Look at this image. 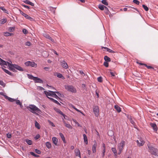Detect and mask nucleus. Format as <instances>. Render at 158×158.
<instances>
[{
  "label": "nucleus",
  "mask_w": 158,
  "mask_h": 158,
  "mask_svg": "<svg viewBox=\"0 0 158 158\" xmlns=\"http://www.w3.org/2000/svg\"><path fill=\"white\" fill-rule=\"evenodd\" d=\"M27 108L31 112L38 115V113L40 114L41 112L40 110L36 106L33 105H30L27 107Z\"/></svg>",
  "instance_id": "1"
},
{
  "label": "nucleus",
  "mask_w": 158,
  "mask_h": 158,
  "mask_svg": "<svg viewBox=\"0 0 158 158\" xmlns=\"http://www.w3.org/2000/svg\"><path fill=\"white\" fill-rule=\"evenodd\" d=\"M7 64L9 66L10 70L13 71L14 72H15L16 71V70L15 69L20 71H23V69L20 66L18 65L11 64L10 63L7 62Z\"/></svg>",
  "instance_id": "2"
},
{
  "label": "nucleus",
  "mask_w": 158,
  "mask_h": 158,
  "mask_svg": "<svg viewBox=\"0 0 158 158\" xmlns=\"http://www.w3.org/2000/svg\"><path fill=\"white\" fill-rule=\"evenodd\" d=\"M149 151L152 155L158 156V149L148 144Z\"/></svg>",
  "instance_id": "3"
},
{
  "label": "nucleus",
  "mask_w": 158,
  "mask_h": 158,
  "mask_svg": "<svg viewBox=\"0 0 158 158\" xmlns=\"http://www.w3.org/2000/svg\"><path fill=\"white\" fill-rule=\"evenodd\" d=\"M65 88L67 90L72 93H75L76 92V89L73 86L70 85H65Z\"/></svg>",
  "instance_id": "4"
},
{
  "label": "nucleus",
  "mask_w": 158,
  "mask_h": 158,
  "mask_svg": "<svg viewBox=\"0 0 158 158\" xmlns=\"http://www.w3.org/2000/svg\"><path fill=\"white\" fill-rule=\"evenodd\" d=\"M25 64L26 66H31V67L36 68L37 67V64L34 62L30 61H27L25 63Z\"/></svg>",
  "instance_id": "5"
},
{
  "label": "nucleus",
  "mask_w": 158,
  "mask_h": 158,
  "mask_svg": "<svg viewBox=\"0 0 158 158\" xmlns=\"http://www.w3.org/2000/svg\"><path fill=\"white\" fill-rule=\"evenodd\" d=\"M137 145L139 146H142L143 145L145 142L141 138H138V139L136 141Z\"/></svg>",
  "instance_id": "6"
},
{
  "label": "nucleus",
  "mask_w": 158,
  "mask_h": 158,
  "mask_svg": "<svg viewBox=\"0 0 158 158\" xmlns=\"http://www.w3.org/2000/svg\"><path fill=\"white\" fill-rule=\"evenodd\" d=\"M93 111L96 117H98L99 115V109L98 106H94L93 108Z\"/></svg>",
  "instance_id": "7"
},
{
  "label": "nucleus",
  "mask_w": 158,
  "mask_h": 158,
  "mask_svg": "<svg viewBox=\"0 0 158 158\" xmlns=\"http://www.w3.org/2000/svg\"><path fill=\"white\" fill-rule=\"evenodd\" d=\"M19 11L20 13L24 17H25L26 19H28L30 21H32L33 20V19L32 18L30 17L27 15L23 12L21 10H19Z\"/></svg>",
  "instance_id": "8"
},
{
  "label": "nucleus",
  "mask_w": 158,
  "mask_h": 158,
  "mask_svg": "<svg viewBox=\"0 0 158 158\" xmlns=\"http://www.w3.org/2000/svg\"><path fill=\"white\" fill-rule=\"evenodd\" d=\"M125 143V142L124 141H122L118 145V147L119 150H123V148L124 146Z\"/></svg>",
  "instance_id": "9"
},
{
  "label": "nucleus",
  "mask_w": 158,
  "mask_h": 158,
  "mask_svg": "<svg viewBox=\"0 0 158 158\" xmlns=\"http://www.w3.org/2000/svg\"><path fill=\"white\" fill-rule=\"evenodd\" d=\"M110 132L111 133V134L112 135H111V137L112 138L111 139L112 141V142L113 143H116V141L115 139V137L113 135L114 132L112 131H111Z\"/></svg>",
  "instance_id": "10"
},
{
  "label": "nucleus",
  "mask_w": 158,
  "mask_h": 158,
  "mask_svg": "<svg viewBox=\"0 0 158 158\" xmlns=\"http://www.w3.org/2000/svg\"><path fill=\"white\" fill-rule=\"evenodd\" d=\"M93 145L92 147V150L94 153H95L96 152V148L97 146V142L96 141L93 142Z\"/></svg>",
  "instance_id": "11"
},
{
  "label": "nucleus",
  "mask_w": 158,
  "mask_h": 158,
  "mask_svg": "<svg viewBox=\"0 0 158 158\" xmlns=\"http://www.w3.org/2000/svg\"><path fill=\"white\" fill-rule=\"evenodd\" d=\"M44 93L45 94H46V95L48 97V96H51L52 97V94L54 93V92L52 91H49L48 92L45 91L44 92Z\"/></svg>",
  "instance_id": "12"
},
{
  "label": "nucleus",
  "mask_w": 158,
  "mask_h": 158,
  "mask_svg": "<svg viewBox=\"0 0 158 158\" xmlns=\"http://www.w3.org/2000/svg\"><path fill=\"white\" fill-rule=\"evenodd\" d=\"M61 65L65 69H67L68 68V66L67 63L64 60L61 62Z\"/></svg>",
  "instance_id": "13"
},
{
  "label": "nucleus",
  "mask_w": 158,
  "mask_h": 158,
  "mask_svg": "<svg viewBox=\"0 0 158 158\" xmlns=\"http://www.w3.org/2000/svg\"><path fill=\"white\" fill-rule=\"evenodd\" d=\"M33 80L35 81V82L42 83L43 82L42 81L40 78L35 77H34Z\"/></svg>",
  "instance_id": "14"
},
{
  "label": "nucleus",
  "mask_w": 158,
  "mask_h": 158,
  "mask_svg": "<svg viewBox=\"0 0 158 158\" xmlns=\"http://www.w3.org/2000/svg\"><path fill=\"white\" fill-rule=\"evenodd\" d=\"M44 36L46 38L50 40L52 42L55 43L54 40L52 39V38L50 36L48 35L45 34L44 35Z\"/></svg>",
  "instance_id": "15"
},
{
  "label": "nucleus",
  "mask_w": 158,
  "mask_h": 158,
  "mask_svg": "<svg viewBox=\"0 0 158 158\" xmlns=\"http://www.w3.org/2000/svg\"><path fill=\"white\" fill-rule=\"evenodd\" d=\"M63 122L64 123L65 126L66 127H67L69 129H71L72 128V126L70 124L67 123L65 122V121L63 119Z\"/></svg>",
  "instance_id": "16"
},
{
  "label": "nucleus",
  "mask_w": 158,
  "mask_h": 158,
  "mask_svg": "<svg viewBox=\"0 0 158 158\" xmlns=\"http://www.w3.org/2000/svg\"><path fill=\"white\" fill-rule=\"evenodd\" d=\"M54 109L56 112L62 115L65 118V115L62 113V111H60V110L56 108H54Z\"/></svg>",
  "instance_id": "17"
},
{
  "label": "nucleus",
  "mask_w": 158,
  "mask_h": 158,
  "mask_svg": "<svg viewBox=\"0 0 158 158\" xmlns=\"http://www.w3.org/2000/svg\"><path fill=\"white\" fill-rule=\"evenodd\" d=\"M75 152L76 154V156H78L80 157V158H81L80 152L79 149H76L75 150Z\"/></svg>",
  "instance_id": "18"
},
{
  "label": "nucleus",
  "mask_w": 158,
  "mask_h": 158,
  "mask_svg": "<svg viewBox=\"0 0 158 158\" xmlns=\"http://www.w3.org/2000/svg\"><path fill=\"white\" fill-rule=\"evenodd\" d=\"M150 125L155 131H157V127L156 124L151 123Z\"/></svg>",
  "instance_id": "19"
},
{
  "label": "nucleus",
  "mask_w": 158,
  "mask_h": 158,
  "mask_svg": "<svg viewBox=\"0 0 158 158\" xmlns=\"http://www.w3.org/2000/svg\"><path fill=\"white\" fill-rule=\"evenodd\" d=\"M5 98L6 99H8L9 101L11 102H13L15 101V99L9 97L7 96H5Z\"/></svg>",
  "instance_id": "20"
},
{
  "label": "nucleus",
  "mask_w": 158,
  "mask_h": 158,
  "mask_svg": "<svg viewBox=\"0 0 158 158\" xmlns=\"http://www.w3.org/2000/svg\"><path fill=\"white\" fill-rule=\"evenodd\" d=\"M83 136L84 142L86 144H88V141L86 135L85 134H83Z\"/></svg>",
  "instance_id": "21"
},
{
  "label": "nucleus",
  "mask_w": 158,
  "mask_h": 158,
  "mask_svg": "<svg viewBox=\"0 0 158 158\" xmlns=\"http://www.w3.org/2000/svg\"><path fill=\"white\" fill-rule=\"evenodd\" d=\"M0 65H7V62L3 60L2 59L0 58Z\"/></svg>",
  "instance_id": "22"
},
{
  "label": "nucleus",
  "mask_w": 158,
  "mask_h": 158,
  "mask_svg": "<svg viewBox=\"0 0 158 158\" xmlns=\"http://www.w3.org/2000/svg\"><path fill=\"white\" fill-rule=\"evenodd\" d=\"M59 135H60V136L62 139V140L63 142L64 143H66V141H65V137L64 136V135H63V134L62 133H59Z\"/></svg>",
  "instance_id": "23"
},
{
  "label": "nucleus",
  "mask_w": 158,
  "mask_h": 158,
  "mask_svg": "<svg viewBox=\"0 0 158 158\" xmlns=\"http://www.w3.org/2000/svg\"><path fill=\"white\" fill-rule=\"evenodd\" d=\"M52 140L53 143L56 145H57L58 139L55 137H53L52 138Z\"/></svg>",
  "instance_id": "24"
},
{
  "label": "nucleus",
  "mask_w": 158,
  "mask_h": 158,
  "mask_svg": "<svg viewBox=\"0 0 158 158\" xmlns=\"http://www.w3.org/2000/svg\"><path fill=\"white\" fill-rule=\"evenodd\" d=\"M3 67L5 68V67L3 66V67H2V68L3 70L6 73L9 74L10 75H11L12 74L9 71L7 70H6L3 68Z\"/></svg>",
  "instance_id": "25"
},
{
  "label": "nucleus",
  "mask_w": 158,
  "mask_h": 158,
  "mask_svg": "<svg viewBox=\"0 0 158 158\" xmlns=\"http://www.w3.org/2000/svg\"><path fill=\"white\" fill-rule=\"evenodd\" d=\"M48 98L50 100H51L54 103L56 104H57L60 105V104L56 100H55L54 99H53L52 98L49 97H48Z\"/></svg>",
  "instance_id": "26"
},
{
  "label": "nucleus",
  "mask_w": 158,
  "mask_h": 158,
  "mask_svg": "<svg viewBox=\"0 0 158 158\" xmlns=\"http://www.w3.org/2000/svg\"><path fill=\"white\" fill-rule=\"evenodd\" d=\"M24 2L26 4L30 5L32 6H34V4L33 3L28 0H26L24 1Z\"/></svg>",
  "instance_id": "27"
},
{
  "label": "nucleus",
  "mask_w": 158,
  "mask_h": 158,
  "mask_svg": "<svg viewBox=\"0 0 158 158\" xmlns=\"http://www.w3.org/2000/svg\"><path fill=\"white\" fill-rule=\"evenodd\" d=\"M114 107L118 112L119 113L121 111V108L118 106L116 105Z\"/></svg>",
  "instance_id": "28"
},
{
  "label": "nucleus",
  "mask_w": 158,
  "mask_h": 158,
  "mask_svg": "<svg viewBox=\"0 0 158 158\" xmlns=\"http://www.w3.org/2000/svg\"><path fill=\"white\" fill-rule=\"evenodd\" d=\"M98 8H99L101 10H104L105 9V8L106 7V6H105L102 5L101 4H99L98 5Z\"/></svg>",
  "instance_id": "29"
},
{
  "label": "nucleus",
  "mask_w": 158,
  "mask_h": 158,
  "mask_svg": "<svg viewBox=\"0 0 158 158\" xmlns=\"http://www.w3.org/2000/svg\"><path fill=\"white\" fill-rule=\"evenodd\" d=\"M4 35L6 36H10L13 34L12 33H10L9 32H5L3 33Z\"/></svg>",
  "instance_id": "30"
},
{
  "label": "nucleus",
  "mask_w": 158,
  "mask_h": 158,
  "mask_svg": "<svg viewBox=\"0 0 158 158\" xmlns=\"http://www.w3.org/2000/svg\"><path fill=\"white\" fill-rule=\"evenodd\" d=\"M25 141L29 145H31L32 144V141L30 140L27 139L25 140Z\"/></svg>",
  "instance_id": "31"
},
{
  "label": "nucleus",
  "mask_w": 158,
  "mask_h": 158,
  "mask_svg": "<svg viewBox=\"0 0 158 158\" xmlns=\"http://www.w3.org/2000/svg\"><path fill=\"white\" fill-rule=\"evenodd\" d=\"M7 21L6 19H3L0 20V23L2 24H4L6 23Z\"/></svg>",
  "instance_id": "32"
},
{
  "label": "nucleus",
  "mask_w": 158,
  "mask_h": 158,
  "mask_svg": "<svg viewBox=\"0 0 158 158\" xmlns=\"http://www.w3.org/2000/svg\"><path fill=\"white\" fill-rule=\"evenodd\" d=\"M35 126L36 128L39 129L40 128V124L37 122L35 121Z\"/></svg>",
  "instance_id": "33"
},
{
  "label": "nucleus",
  "mask_w": 158,
  "mask_h": 158,
  "mask_svg": "<svg viewBox=\"0 0 158 158\" xmlns=\"http://www.w3.org/2000/svg\"><path fill=\"white\" fill-rule=\"evenodd\" d=\"M46 147L48 148H50L51 147V143L50 142H47L46 143Z\"/></svg>",
  "instance_id": "34"
},
{
  "label": "nucleus",
  "mask_w": 158,
  "mask_h": 158,
  "mask_svg": "<svg viewBox=\"0 0 158 158\" xmlns=\"http://www.w3.org/2000/svg\"><path fill=\"white\" fill-rule=\"evenodd\" d=\"M0 9L2 10L4 12L8 14V11L4 7H0Z\"/></svg>",
  "instance_id": "35"
},
{
  "label": "nucleus",
  "mask_w": 158,
  "mask_h": 158,
  "mask_svg": "<svg viewBox=\"0 0 158 158\" xmlns=\"http://www.w3.org/2000/svg\"><path fill=\"white\" fill-rule=\"evenodd\" d=\"M16 103L17 104L19 105L21 107H22L23 106L22 103L19 100H16Z\"/></svg>",
  "instance_id": "36"
},
{
  "label": "nucleus",
  "mask_w": 158,
  "mask_h": 158,
  "mask_svg": "<svg viewBox=\"0 0 158 158\" xmlns=\"http://www.w3.org/2000/svg\"><path fill=\"white\" fill-rule=\"evenodd\" d=\"M72 107L73 109H74L75 110H76L77 111V112H79L81 113V114H82L84 115H85L82 112H81L80 110L78 109H77V108H76L74 106H72Z\"/></svg>",
  "instance_id": "37"
},
{
  "label": "nucleus",
  "mask_w": 158,
  "mask_h": 158,
  "mask_svg": "<svg viewBox=\"0 0 158 158\" xmlns=\"http://www.w3.org/2000/svg\"><path fill=\"white\" fill-rule=\"evenodd\" d=\"M30 153L31 155L35 157H39L40 156L39 155L35 154L33 152H31Z\"/></svg>",
  "instance_id": "38"
},
{
  "label": "nucleus",
  "mask_w": 158,
  "mask_h": 158,
  "mask_svg": "<svg viewBox=\"0 0 158 158\" xmlns=\"http://www.w3.org/2000/svg\"><path fill=\"white\" fill-rule=\"evenodd\" d=\"M15 27H11L9 28L8 31L10 32H12L15 30Z\"/></svg>",
  "instance_id": "39"
},
{
  "label": "nucleus",
  "mask_w": 158,
  "mask_h": 158,
  "mask_svg": "<svg viewBox=\"0 0 158 158\" xmlns=\"http://www.w3.org/2000/svg\"><path fill=\"white\" fill-rule=\"evenodd\" d=\"M56 93L55 92H54V93L53 94H52V97L56 98V99H58V98H59L57 96V95L56 94Z\"/></svg>",
  "instance_id": "40"
},
{
  "label": "nucleus",
  "mask_w": 158,
  "mask_h": 158,
  "mask_svg": "<svg viewBox=\"0 0 158 158\" xmlns=\"http://www.w3.org/2000/svg\"><path fill=\"white\" fill-rule=\"evenodd\" d=\"M102 2L104 5L107 6L108 5V3L106 1V0H102Z\"/></svg>",
  "instance_id": "41"
},
{
  "label": "nucleus",
  "mask_w": 158,
  "mask_h": 158,
  "mask_svg": "<svg viewBox=\"0 0 158 158\" xmlns=\"http://www.w3.org/2000/svg\"><path fill=\"white\" fill-rule=\"evenodd\" d=\"M111 149H112V152L115 155H116L117 153V151H116V150L115 149V148H112Z\"/></svg>",
  "instance_id": "42"
},
{
  "label": "nucleus",
  "mask_w": 158,
  "mask_h": 158,
  "mask_svg": "<svg viewBox=\"0 0 158 158\" xmlns=\"http://www.w3.org/2000/svg\"><path fill=\"white\" fill-rule=\"evenodd\" d=\"M142 6H143V8L146 11H148V10L149 9H148V7L147 6H145V5H142Z\"/></svg>",
  "instance_id": "43"
},
{
  "label": "nucleus",
  "mask_w": 158,
  "mask_h": 158,
  "mask_svg": "<svg viewBox=\"0 0 158 158\" xmlns=\"http://www.w3.org/2000/svg\"><path fill=\"white\" fill-rule=\"evenodd\" d=\"M104 10L106 14L108 15L109 14V10H108V8L107 7H106Z\"/></svg>",
  "instance_id": "44"
},
{
  "label": "nucleus",
  "mask_w": 158,
  "mask_h": 158,
  "mask_svg": "<svg viewBox=\"0 0 158 158\" xmlns=\"http://www.w3.org/2000/svg\"><path fill=\"white\" fill-rule=\"evenodd\" d=\"M57 76L58 77L60 78H62L63 79L64 78V77L60 73H59L57 74Z\"/></svg>",
  "instance_id": "45"
},
{
  "label": "nucleus",
  "mask_w": 158,
  "mask_h": 158,
  "mask_svg": "<svg viewBox=\"0 0 158 158\" xmlns=\"http://www.w3.org/2000/svg\"><path fill=\"white\" fill-rule=\"evenodd\" d=\"M27 76H28V77L29 79H32L33 80V79H34V77H34L33 76H32L31 75L29 74H27Z\"/></svg>",
  "instance_id": "46"
},
{
  "label": "nucleus",
  "mask_w": 158,
  "mask_h": 158,
  "mask_svg": "<svg viewBox=\"0 0 158 158\" xmlns=\"http://www.w3.org/2000/svg\"><path fill=\"white\" fill-rule=\"evenodd\" d=\"M98 82H101L102 81V77H99L98 78Z\"/></svg>",
  "instance_id": "47"
},
{
  "label": "nucleus",
  "mask_w": 158,
  "mask_h": 158,
  "mask_svg": "<svg viewBox=\"0 0 158 158\" xmlns=\"http://www.w3.org/2000/svg\"><path fill=\"white\" fill-rule=\"evenodd\" d=\"M0 85L3 87H5V84L2 81L0 80Z\"/></svg>",
  "instance_id": "48"
},
{
  "label": "nucleus",
  "mask_w": 158,
  "mask_h": 158,
  "mask_svg": "<svg viewBox=\"0 0 158 158\" xmlns=\"http://www.w3.org/2000/svg\"><path fill=\"white\" fill-rule=\"evenodd\" d=\"M109 61H105L104 63V65L106 67H108V62Z\"/></svg>",
  "instance_id": "49"
},
{
  "label": "nucleus",
  "mask_w": 158,
  "mask_h": 158,
  "mask_svg": "<svg viewBox=\"0 0 158 158\" xmlns=\"http://www.w3.org/2000/svg\"><path fill=\"white\" fill-rule=\"evenodd\" d=\"M133 2L137 5H139V2L137 0H134Z\"/></svg>",
  "instance_id": "50"
},
{
  "label": "nucleus",
  "mask_w": 158,
  "mask_h": 158,
  "mask_svg": "<svg viewBox=\"0 0 158 158\" xmlns=\"http://www.w3.org/2000/svg\"><path fill=\"white\" fill-rule=\"evenodd\" d=\"M23 32L25 34H26L28 33L27 31L25 29H24L23 30Z\"/></svg>",
  "instance_id": "51"
},
{
  "label": "nucleus",
  "mask_w": 158,
  "mask_h": 158,
  "mask_svg": "<svg viewBox=\"0 0 158 158\" xmlns=\"http://www.w3.org/2000/svg\"><path fill=\"white\" fill-rule=\"evenodd\" d=\"M26 46H30L31 45V43L30 41H27L26 43Z\"/></svg>",
  "instance_id": "52"
},
{
  "label": "nucleus",
  "mask_w": 158,
  "mask_h": 158,
  "mask_svg": "<svg viewBox=\"0 0 158 158\" xmlns=\"http://www.w3.org/2000/svg\"><path fill=\"white\" fill-rule=\"evenodd\" d=\"M35 152L38 154H40L41 153V151L37 149H35Z\"/></svg>",
  "instance_id": "53"
},
{
  "label": "nucleus",
  "mask_w": 158,
  "mask_h": 158,
  "mask_svg": "<svg viewBox=\"0 0 158 158\" xmlns=\"http://www.w3.org/2000/svg\"><path fill=\"white\" fill-rule=\"evenodd\" d=\"M104 59L105 61H109V57L107 56H105Z\"/></svg>",
  "instance_id": "54"
},
{
  "label": "nucleus",
  "mask_w": 158,
  "mask_h": 158,
  "mask_svg": "<svg viewBox=\"0 0 158 158\" xmlns=\"http://www.w3.org/2000/svg\"><path fill=\"white\" fill-rule=\"evenodd\" d=\"M110 74L112 77H115V73L114 72H110Z\"/></svg>",
  "instance_id": "55"
},
{
  "label": "nucleus",
  "mask_w": 158,
  "mask_h": 158,
  "mask_svg": "<svg viewBox=\"0 0 158 158\" xmlns=\"http://www.w3.org/2000/svg\"><path fill=\"white\" fill-rule=\"evenodd\" d=\"M145 66H146L148 69H154V68L151 66H148L146 64L145 65Z\"/></svg>",
  "instance_id": "56"
},
{
  "label": "nucleus",
  "mask_w": 158,
  "mask_h": 158,
  "mask_svg": "<svg viewBox=\"0 0 158 158\" xmlns=\"http://www.w3.org/2000/svg\"><path fill=\"white\" fill-rule=\"evenodd\" d=\"M55 93L57 94L58 95L60 96V97H62V96H63V95L62 94H60V93H59V92H55Z\"/></svg>",
  "instance_id": "57"
},
{
  "label": "nucleus",
  "mask_w": 158,
  "mask_h": 158,
  "mask_svg": "<svg viewBox=\"0 0 158 158\" xmlns=\"http://www.w3.org/2000/svg\"><path fill=\"white\" fill-rule=\"evenodd\" d=\"M7 137L9 138H10L11 137V135L9 133H8L6 134Z\"/></svg>",
  "instance_id": "58"
},
{
  "label": "nucleus",
  "mask_w": 158,
  "mask_h": 158,
  "mask_svg": "<svg viewBox=\"0 0 158 158\" xmlns=\"http://www.w3.org/2000/svg\"><path fill=\"white\" fill-rule=\"evenodd\" d=\"M40 137V135L39 134H37L36 136L35 137V139H38Z\"/></svg>",
  "instance_id": "59"
},
{
  "label": "nucleus",
  "mask_w": 158,
  "mask_h": 158,
  "mask_svg": "<svg viewBox=\"0 0 158 158\" xmlns=\"http://www.w3.org/2000/svg\"><path fill=\"white\" fill-rule=\"evenodd\" d=\"M137 63V64H140V65H144L145 66V65L146 64H143V63H139V62H138V61H137L136 62Z\"/></svg>",
  "instance_id": "60"
},
{
  "label": "nucleus",
  "mask_w": 158,
  "mask_h": 158,
  "mask_svg": "<svg viewBox=\"0 0 158 158\" xmlns=\"http://www.w3.org/2000/svg\"><path fill=\"white\" fill-rule=\"evenodd\" d=\"M80 73L83 76L85 75V73L82 71H80Z\"/></svg>",
  "instance_id": "61"
},
{
  "label": "nucleus",
  "mask_w": 158,
  "mask_h": 158,
  "mask_svg": "<svg viewBox=\"0 0 158 158\" xmlns=\"http://www.w3.org/2000/svg\"><path fill=\"white\" fill-rule=\"evenodd\" d=\"M23 6L24 7L27 8V9H29V7L28 6L25 5H23Z\"/></svg>",
  "instance_id": "62"
},
{
  "label": "nucleus",
  "mask_w": 158,
  "mask_h": 158,
  "mask_svg": "<svg viewBox=\"0 0 158 158\" xmlns=\"http://www.w3.org/2000/svg\"><path fill=\"white\" fill-rule=\"evenodd\" d=\"M50 124L52 125V127H55V125L51 121H50Z\"/></svg>",
  "instance_id": "63"
},
{
  "label": "nucleus",
  "mask_w": 158,
  "mask_h": 158,
  "mask_svg": "<svg viewBox=\"0 0 158 158\" xmlns=\"http://www.w3.org/2000/svg\"><path fill=\"white\" fill-rule=\"evenodd\" d=\"M130 122L131 123L133 124H134V121H133V120H132V118H130Z\"/></svg>",
  "instance_id": "64"
}]
</instances>
